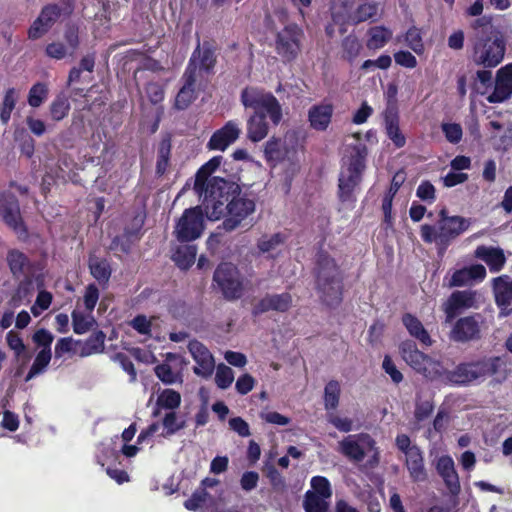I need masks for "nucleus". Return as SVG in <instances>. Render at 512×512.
<instances>
[{
	"mask_svg": "<svg viewBox=\"0 0 512 512\" xmlns=\"http://www.w3.org/2000/svg\"><path fill=\"white\" fill-rule=\"evenodd\" d=\"M202 206L209 220L223 218L218 229L233 232L251 224L256 211V197L242 191L234 181L214 180L210 185L209 199H203Z\"/></svg>",
	"mask_w": 512,
	"mask_h": 512,
	"instance_id": "obj_1",
	"label": "nucleus"
},
{
	"mask_svg": "<svg viewBox=\"0 0 512 512\" xmlns=\"http://www.w3.org/2000/svg\"><path fill=\"white\" fill-rule=\"evenodd\" d=\"M240 101L246 109L253 110L246 123L247 138L253 143L267 137L270 123L278 126L282 121V106L271 92L247 86L241 91Z\"/></svg>",
	"mask_w": 512,
	"mask_h": 512,
	"instance_id": "obj_2",
	"label": "nucleus"
},
{
	"mask_svg": "<svg viewBox=\"0 0 512 512\" xmlns=\"http://www.w3.org/2000/svg\"><path fill=\"white\" fill-rule=\"evenodd\" d=\"M314 277L321 302L330 308H337L343 301L344 275L335 258L324 249L316 253Z\"/></svg>",
	"mask_w": 512,
	"mask_h": 512,
	"instance_id": "obj_3",
	"label": "nucleus"
},
{
	"mask_svg": "<svg viewBox=\"0 0 512 512\" xmlns=\"http://www.w3.org/2000/svg\"><path fill=\"white\" fill-rule=\"evenodd\" d=\"M436 225L423 224L420 227L421 239L427 243H434L437 255L443 257L452 244L471 225V220L462 216H449L446 208L439 211Z\"/></svg>",
	"mask_w": 512,
	"mask_h": 512,
	"instance_id": "obj_4",
	"label": "nucleus"
},
{
	"mask_svg": "<svg viewBox=\"0 0 512 512\" xmlns=\"http://www.w3.org/2000/svg\"><path fill=\"white\" fill-rule=\"evenodd\" d=\"M368 148L363 143L350 145L346 161L338 178L337 196L341 203H355V190L359 187L366 169Z\"/></svg>",
	"mask_w": 512,
	"mask_h": 512,
	"instance_id": "obj_5",
	"label": "nucleus"
},
{
	"mask_svg": "<svg viewBox=\"0 0 512 512\" xmlns=\"http://www.w3.org/2000/svg\"><path fill=\"white\" fill-rule=\"evenodd\" d=\"M75 8V0H61V5L49 3L44 5L37 18L30 25L27 36L35 41L46 35L61 16L70 17Z\"/></svg>",
	"mask_w": 512,
	"mask_h": 512,
	"instance_id": "obj_6",
	"label": "nucleus"
},
{
	"mask_svg": "<svg viewBox=\"0 0 512 512\" xmlns=\"http://www.w3.org/2000/svg\"><path fill=\"white\" fill-rule=\"evenodd\" d=\"M399 353L406 364L415 372L430 380L441 378L442 363L420 351L413 340L402 341L399 345Z\"/></svg>",
	"mask_w": 512,
	"mask_h": 512,
	"instance_id": "obj_7",
	"label": "nucleus"
},
{
	"mask_svg": "<svg viewBox=\"0 0 512 512\" xmlns=\"http://www.w3.org/2000/svg\"><path fill=\"white\" fill-rule=\"evenodd\" d=\"M218 45L214 39H206L200 43L197 35V46L191 54L185 72L198 76L214 73L217 64Z\"/></svg>",
	"mask_w": 512,
	"mask_h": 512,
	"instance_id": "obj_8",
	"label": "nucleus"
},
{
	"mask_svg": "<svg viewBox=\"0 0 512 512\" xmlns=\"http://www.w3.org/2000/svg\"><path fill=\"white\" fill-rule=\"evenodd\" d=\"M304 31L295 23L285 25L275 36V51L284 63L295 61L302 51Z\"/></svg>",
	"mask_w": 512,
	"mask_h": 512,
	"instance_id": "obj_9",
	"label": "nucleus"
},
{
	"mask_svg": "<svg viewBox=\"0 0 512 512\" xmlns=\"http://www.w3.org/2000/svg\"><path fill=\"white\" fill-rule=\"evenodd\" d=\"M505 50L506 44L502 38H481L473 46V63L483 68H494L503 61Z\"/></svg>",
	"mask_w": 512,
	"mask_h": 512,
	"instance_id": "obj_10",
	"label": "nucleus"
},
{
	"mask_svg": "<svg viewBox=\"0 0 512 512\" xmlns=\"http://www.w3.org/2000/svg\"><path fill=\"white\" fill-rule=\"evenodd\" d=\"M205 229L202 206L187 208L175 225L174 234L181 243L192 242L201 237Z\"/></svg>",
	"mask_w": 512,
	"mask_h": 512,
	"instance_id": "obj_11",
	"label": "nucleus"
},
{
	"mask_svg": "<svg viewBox=\"0 0 512 512\" xmlns=\"http://www.w3.org/2000/svg\"><path fill=\"white\" fill-rule=\"evenodd\" d=\"M54 341V335L46 328L37 329L32 335V342L39 352L36 354L34 361L25 377L28 382L34 377L44 373L52 359L51 346Z\"/></svg>",
	"mask_w": 512,
	"mask_h": 512,
	"instance_id": "obj_12",
	"label": "nucleus"
},
{
	"mask_svg": "<svg viewBox=\"0 0 512 512\" xmlns=\"http://www.w3.org/2000/svg\"><path fill=\"white\" fill-rule=\"evenodd\" d=\"M0 215L4 223L11 228L21 240L28 238V228L24 223L17 197L9 191L0 192Z\"/></svg>",
	"mask_w": 512,
	"mask_h": 512,
	"instance_id": "obj_13",
	"label": "nucleus"
},
{
	"mask_svg": "<svg viewBox=\"0 0 512 512\" xmlns=\"http://www.w3.org/2000/svg\"><path fill=\"white\" fill-rule=\"evenodd\" d=\"M213 281L221 289L225 299L237 300L242 296L243 284L238 269L232 263H220L214 271Z\"/></svg>",
	"mask_w": 512,
	"mask_h": 512,
	"instance_id": "obj_14",
	"label": "nucleus"
},
{
	"mask_svg": "<svg viewBox=\"0 0 512 512\" xmlns=\"http://www.w3.org/2000/svg\"><path fill=\"white\" fill-rule=\"evenodd\" d=\"M376 441L368 433L350 434L339 442V452L353 462H362L375 448Z\"/></svg>",
	"mask_w": 512,
	"mask_h": 512,
	"instance_id": "obj_15",
	"label": "nucleus"
},
{
	"mask_svg": "<svg viewBox=\"0 0 512 512\" xmlns=\"http://www.w3.org/2000/svg\"><path fill=\"white\" fill-rule=\"evenodd\" d=\"M483 317L480 313L461 317L456 320L450 332V338L455 342L466 343L481 337Z\"/></svg>",
	"mask_w": 512,
	"mask_h": 512,
	"instance_id": "obj_16",
	"label": "nucleus"
},
{
	"mask_svg": "<svg viewBox=\"0 0 512 512\" xmlns=\"http://www.w3.org/2000/svg\"><path fill=\"white\" fill-rule=\"evenodd\" d=\"M470 365L474 381L494 376L500 382L506 378L507 364L501 357H483L470 361Z\"/></svg>",
	"mask_w": 512,
	"mask_h": 512,
	"instance_id": "obj_17",
	"label": "nucleus"
},
{
	"mask_svg": "<svg viewBox=\"0 0 512 512\" xmlns=\"http://www.w3.org/2000/svg\"><path fill=\"white\" fill-rule=\"evenodd\" d=\"M188 351L196 363L193 372L205 379L211 377L215 369V360L209 349L194 339L188 343Z\"/></svg>",
	"mask_w": 512,
	"mask_h": 512,
	"instance_id": "obj_18",
	"label": "nucleus"
},
{
	"mask_svg": "<svg viewBox=\"0 0 512 512\" xmlns=\"http://www.w3.org/2000/svg\"><path fill=\"white\" fill-rule=\"evenodd\" d=\"M222 160V156H214L196 172L193 189L199 196H203V199H209L210 185L214 180H225L221 177H210L219 168Z\"/></svg>",
	"mask_w": 512,
	"mask_h": 512,
	"instance_id": "obj_19",
	"label": "nucleus"
},
{
	"mask_svg": "<svg viewBox=\"0 0 512 512\" xmlns=\"http://www.w3.org/2000/svg\"><path fill=\"white\" fill-rule=\"evenodd\" d=\"M6 262L15 279L25 278L28 275L34 277L38 266L37 262L32 261L24 252L16 248L7 251Z\"/></svg>",
	"mask_w": 512,
	"mask_h": 512,
	"instance_id": "obj_20",
	"label": "nucleus"
},
{
	"mask_svg": "<svg viewBox=\"0 0 512 512\" xmlns=\"http://www.w3.org/2000/svg\"><path fill=\"white\" fill-rule=\"evenodd\" d=\"M292 306V296L288 292L266 294L252 308V315L257 317L269 311L287 312Z\"/></svg>",
	"mask_w": 512,
	"mask_h": 512,
	"instance_id": "obj_21",
	"label": "nucleus"
},
{
	"mask_svg": "<svg viewBox=\"0 0 512 512\" xmlns=\"http://www.w3.org/2000/svg\"><path fill=\"white\" fill-rule=\"evenodd\" d=\"M240 133L241 130L238 124L230 120L211 135L207 148L209 150L224 151L239 138Z\"/></svg>",
	"mask_w": 512,
	"mask_h": 512,
	"instance_id": "obj_22",
	"label": "nucleus"
},
{
	"mask_svg": "<svg viewBox=\"0 0 512 512\" xmlns=\"http://www.w3.org/2000/svg\"><path fill=\"white\" fill-rule=\"evenodd\" d=\"M512 96V63L501 67L496 74L493 92L487 97L490 103H501Z\"/></svg>",
	"mask_w": 512,
	"mask_h": 512,
	"instance_id": "obj_23",
	"label": "nucleus"
},
{
	"mask_svg": "<svg viewBox=\"0 0 512 512\" xmlns=\"http://www.w3.org/2000/svg\"><path fill=\"white\" fill-rule=\"evenodd\" d=\"M493 290L500 315L508 316L512 314V281L509 280L508 276L502 275L494 278Z\"/></svg>",
	"mask_w": 512,
	"mask_h": 512,
	"instance_id": "obj_24",
	"label": "nucleus"
},
{
	"mask_svg": "<svg viewBox=\"0 0 512 512\" xmlns=\"http://www.w3.org/2000/svg\"><path fill=\"white\" fill-rule=\"evenodd\" d=\"M436 470L443 479L449 493L457 496L461 491V485L452 457L449 455L441 456L437 461Z\"/></svg>",
	"mask_w": 512,
	"mask_h": 512,
	"instance_id": "obj_25",
	"label": "nucleus"
},
{
	"mask_svg": "<svg viewBox=\"0 0 512 512\" xmlns=\"http://www.w3.org/2000/svg\"><path fill=\"white\" fill-rule=\"evenodd\" d=\"M474 295L469 291H454L444 304L445 322L451 323L463 309L472 307Z\"/></svg>",
	"mask_w": 512,
	"mask_h": 512,
	"instance_id": "obj_26",
	"label": "nucleus"
},
{
	"mask_svg": "<svg viewBox=\"0 0 512 512\" xmlns=\"http://www.w3.org/2000/svg\"><path fill=\"white\" fill-rule=\"evenodd\" d=\"M486 274V268L482 264H472L455 270L449 285L451 287H463L473 282H481L485 279Z\"/></svg>",
	"mask_w": 512,
	"mask_h": 512,
	"instance_id": "obj_27",
	"label": "nucleus"
},
{
	"mask_svg": "<svg viewBox=\"0 0 512 512\" xmlns=\"http://www.w3.org/2000/svg\"><path fill=\"white\" fill-rule=\"evenodd\" d=\"M474 256L484 261L491 273L500 272L506 263V256L500 247L479 245L474 251Z\"/></svg>",
	"mask_w": 512,
	"mask_h": 512,
	"instance_id": "obj_28",
	"label": "nucleus"
},
{
	"mask_svg": "<svg viewBox=\"0 0 512 512\" xmlns=\"http://www.w3.org/2000/svg\"><path fill=\"white\" fill-rule=\"evenodd\" d=\"M334 112L332 103L315 104L308 110V121L316 131H325L329 127Z\"/></svg>",
	"mask_w": 512,
	"mask_h": 512,
	"instance_id": "obj_29",
	"label": "nucleus"
},
{
	"mask_svg": "<svg viewBox=\"0 0 512 512\" xmlns=\"http://www.w3.org/2000/svg\"><path fill=\"white\" fill-rule=\"evenodd\" d=\"M470 362L459 363L453 370L445 369L442 366L441 378L439 380L455 386H467L474 381Z\"/></svg>",
	"mask_w": 512,
	"mask_h": 512,
	"instance_id": "obj_30",
	"label": "nucleus"
},
{
	"mask_svg": "<svg viewBox=\"0 0 512 512\" xmlns=\"http://www.w3.org/2000/svg\"><path fill=\"white\" fill-rule=\"evenodd\" d=\"M490 68H484L483 70H478L474 74L472 69L468 67L467 71L464 73H460L457 76V92L460 97H465L467 93V81L468 79H473V83H471V88L473 90L476 89V81L478 80L483 86H490L492 83V72L489 70Z\"/></svg>",
	"mask_w": 512,
	"mask_h": 512,
	"instance_id": "obj_31",
	"label": "nucleus"
},
{
	"mask_svg": "<svg viewBox=\"0 0 512 512\" xmlns=\"http://www.w3.org/2000/svg\"><path fill=\"white\" fill-rule=\"evenodd\" d=\"M355 0H334L331 6V16L334 24L339 25V33L345 34L353 15Z\"/></svg>",
	"mask_w": 512,
	"mask_h": 512,
	"instance_id": "obj_32",
	"label": "nucleus"
},
{
	"mask_svg": "<svg viewBox=\"0 0 512 512\" xmlns=\"http://www.w3.org/2000/svg\"><path fill=\"white\" fill-rule=\"evenodd\" d=\"M401 321L411 337L418 340L425 347L433 345L434 341L429 332L415 315L408 312L404 313Z\"/></svg>",
	"mask_w": 512,
	"mask_h": 512,
	"instance_id": "obj_33",
	"label": "nucleus"
},
{
	"mask_svg": "<svg viewBox=\"0 0 512 512\" xmlns=\"http://www.w3.org/2000/svg\"><path fill=\"white\" fill-rule=\"evenodd\" d=\"M183 86L178 91L175 97L174 107L177 110H185L190 104L196 99V90L195 85L197 78L184 71L183 76Z\"/></svg>",
	"mask_w": 512,
	"mask_h": 512,
	"instance_id": "obj_34",
	"label": "nucleus"
},
{
	"mask_svg": "<svg viewBox=\"0 0 512 512\" xmlns=\"http://www.w3.org/2000/svg\"><path fill=\"white\" fill-rule=\"evenodd\" d=\"M405 466L414 482H423L427 479L423 453L417 445H413L412 451L406 455Z\"/></svg>",
	"mask_w": 512,
	"mask_h": 512,
	"instance_id": "obj_35",
	"label": "nucleus"
},
{
	"mask_svg": "<svg viewBox=\"0 0 512 512\" xmlns=\"http://www.w3.org/2000/svg\"><path fill=\"white\" fill-rule=\"evenodd\" d=\"M88 268L92 277L103 288H107L112 274L110 262L106 258H99L90 255L88 258Z\"/></svg>",
	"mask_w": 512,
	"mask_h": 512,
	"instance_id": "obj_36",
	"label": "nucleus"
},
{
	"mask_svg": "<svg viewBox=\"0 0 512 512\" xmlns=\"http://www.w3.org/2000/svg\"><path fill=\"white\" fill-rule=\"evenodd\" d=\"M366 47L369 50H380L392 39L393 32L390 28L378 25L372 26L367 30Z\"/></svg>",
	"mask_w": 512,
	"mask_h": 512,
	"instance_id": "obj_37",
	"label": "nucleus"
},
{
	"mask_svg": "<svg viewBox=\"0 0 512 512\" xmlns=\"http://www.w3.org/2000/svg\"><path fill=\"white\" fill-rule=\"evenodd\" d=\"M385 131L387 137L393 142L395 147L402 148L406 144V137L401 132L399 123V113H383Z\"/></svg>",
	"mask_w": 512,
	"mask_h": 512,
	"instance_id": "obj_38",
	"label": "nucleus"
},
{
	"mask_svg": "<svg viewBox=\"0 0 512 512\" xmlns=\"http://www.w3.org/2000/svg\"><path fill=\"white\" fill-rule=\"evenodd\" d=\"M197 246L195 244H184L176 248L172 260L181 270H188L196 260Z\"/></svg>",
	"mask_w": 512,
	"mask_h": 512,
	"instance_id": "obj_39",
	"label": "nucleus"
},
{
	"mask_svg": "<svg viewBox=\"0 0 512 512\" xmlns=\"http://www.w3.org/2000/svg\"><path fill=\"white\" fill-rule=\"evenodd\" d=\"M181 404V395L173 389H164L157 397L156 407L152 412L153 417L160 415V409L174 411Z\"/></svg>",
	"mask_w": 512,
	"mask_h": 512,
	"instance_id": "obj_40",
	"label": "nucleus"
},
{
	"mask_svg": "<svg viewBox=\"0 0 512 512\" xmlns=\"http://www.w3.org/2000/svg\"><path fill=\"white\" fill-rule=\"evenodd\" d=\"M363 50L362 43L354 34H349L341 41V58L353 64Z\"/></svg>",
	"mask_w": 512,
	"mask_h": 512,
	"instance_id": "obj_41",
	"label": "nucleus"
},
{
	"mask_svg": "<svg viewBox=\"0 0 512 512\" xmlns=\"http://www.w3.org/2000/svg\"><path fill=\"white\" fill-rule=\"evenodd\" d=\"M106 335L103 331H94L82 344L79 355L87 357L93 354L102 353L104 350Z\"/></svg>",
	"mask_w": 512,
	"mask_h": 512,
	"instance_id": "obj_42",
	"label": "nucleus"
},
{
	"mask_svg": "<svg viewBox=\"0 0 512 512\" xmlns=\"http://www.w3.org/2000/svg\"><path fill=\"white\" fill-rule=\"evenodd\" d=\"M171 149L172 144L170 137L163 138L159 143L157 151L156 175L159 177L167 172L170 165Z\"/></svg>",
	"mask_w": 512,
	"mask_h": 512,
	"instance_id": "obj_43",
	"label": "nucleus"
},
{
	"mask_svg": "<svg viewBox=\"0 0 512 512\" xmlns=\"http://www.w3.org/2000/svg\"><path fill=\"white\" fill-rule=\"evenodd\" d=\"M71 109L68 96L61 92L56 95L49 106V113L52 120L59 122L68 116Z\"/></svg>",
	"mask_w": 512,
	"mask_h": 512,
	"instance_id": "obj_44",
	"label": "nucleus"
},
{
	"mask_svg": "<svg viewBox=\"0 0 512 512\" xmlns=\"http://www.w3.org/2000/svg\"><path fill=\"white\" fill-rule=\"evenodd\" d=\"M264 157L268 163H280L285 160L286 150L280 138H270L264 147Z\"/></svg>",
	"mask_w": 512,
	"mask_h": 512,
	"instance_id": "obj_45",
	"label": "nucleus"
},
{
	"mask_svg": "<svg viewBox=\"0 0 512 512\" xmlns=\"http://www.w3.org/2000/svg\"><path fill=\"white\" fill-rule=\"evenodd\" d=\"M341 394L340 383L337 380H330L324 388V407L327 411L335 410L339 405Z\"/></svg>",
	"mask_w": 512,
	"mask_h": 512,
	"instance_id": "obj_46",
	"label": "nucleus"
},
{
	"mask_svg": "<svg viewBox=\"0 0 512 512\" xmlns=\"http://www.w3.org/2000/svg\"><path fill=\"white\" fill-rule=\"evenodd\" d=\"M185 420L178 416L175 411H170L165 414L162 419L163 432L161 433L162 437H169L174 435L179 430L185 427Z\"/></svg>",
	"mask_w": 512,
	"mask_h": 512,
	"instance_id": "obj_47",
	"label": "nucleus"
},
{
	"mask_svg": "<svg viewBox=\"0 0 512 512\" xmlns=\"http://www.w3.org/2000/svg\"><path fill=\"white\" fill-rule=\"evenodd\" d=\"M327 498L320 497L308 490L304 495L303 507L305 512H329Z\"/></svg>",
	"mask_w": 512,
	"mask_h": 512,
	"instance_id": "obj_48",
	"label": "nucleus"
},
{
	"mask_svg": "<svg viewBox=\"0 0 512 512\" xmlns=\"http://www.w3.org/2000/svg\"><path fill=\"white\" fill-rule=\"evenodd\" d=\"M48 94V85L44 82H37L29 90L28 104L33 108H38L46 101Z\"/></svg>",
	"mask_w": 512,
	"mask_h": 512,
	"instance_id": "obj_49",
	"label": "nucleus"
},
{
	"mask_svg": "<svg viewBox=\"0 0 512 512\" xmlns=\"http://www.w3.org/2000/svg\"><path fill=\"white\" fill-rule=\"evenodd\" d=\"M72 326L74 333L78 335L85 334L88 332L93 325L96 323L94 317L86 316L84 313L73 310L71 313Z\"/></svg>",
	"mask_w": 512,
	"mask_h": 512,
	"instance_id": "obj_50",
	"label": "nucleus"
},
{
	"mask_svg": "<svg viewBox=\"0 0 512 512\" xmlns=\"http://www.w3.org/2000/svg\"><path fill=\"white\" fill-rule=\"evenodd\" d=\"M263 473L269 480L272 489L276 492H282L286 489L285 477L271 463H265Z\"/></svg>",
	"mask_w": 512,
	"mask_h": 512,
	"instance_id": "obj_51",
	"label": "nucleus"
},
{
	"mask_svg": "<svg viewBox=\"0 0 512 512\" xmlns=\"http://www.w3.org/2000/svg\"><path fill=\"white\" fill-rule=\"evenodd\" d=\"M378 12V5L376 3H364L359 5L351 17L350 22L359 24L374 18Z\"/></svg>",
	"mask_w": 512,
	"mask_h": 512,
	"instance_id": "obj_52",
	"label": "nucleus"
},
{
	"mask_svg": "<svg viewBox=\"0 0 512 512\" xmlns=\"http://www.w3.org/2000/svg\"><path fill=\"white\" fill-rule=\"evenodd\" d=\"M16 105V91L14 88L6 90L3 102L0 108V119L3 124H7L11 118V113Z\"/></svg>",
	"mask_w": 512,
	"mask_h": 512,
	"instance_id": "obj_53",
	"label": "nucleus"
},
{
	"mask_svg": "<svg viewBox=\"0 0 512 512\" xmlns=\"http://www.w3.org/2000/svg\"><path fill=\"white\" fill-rule=\"evenodd\" d=\"M234 381V372L232 368L221 363L217 366L215 374V383L220 389H227Z\"/></svg>",
	"mask_w": 512,
	"mask_h": 512,
	"instance_id": "obj_54",
	"label": "nucleus"
},
{
	"mask_svg": "<svg viewBox=\"0 0 512 512\" xmlns=\"http://www.w3.org/2000/svg\"><path fill=\"white\" fill-rule=\"evenodd\" d=\"M285 236L278 232L271 236L263 235L257 242V248L262 253H267L274 250L279 245L283 244Z\"/></svg>",
	"mask_w": 512,
	"mask_h": 512,
	"instance_id": "obj_55",
	"label": "nucleus"
},
{
	"mask_svg": "<svg viewBox=\"0 0 512 512\" xmlns=\"http://www.w3.org/2000/svg\"><path fill=\"white\" fill-rule=\"evenodd\" d=\"M405 42L410 49L417 54L424 52V43L420 29L415 26L410 27L405 34Z\"/></svg>",
	"mask_w": 512,
	"mask_h": 512,
	"instance_id": "obj_56",
	"label": "nucleus"
},
{
	"mask_svg": "<svg viewBox=\"0 0 512 512\" xmlns=\"http://www.w3.org/2000/svg\"><path fill=\"white\" fill-rule=\"evenodd\" d=\"M312 493L320 497L330 499L332 497V487L330 481L324 476H314L310 481Z\"/></svg>",
	"mask_w": 512,
	"mask_h": 512,
	"instance_id": "obj_57",
	"label": "nucleus"
},
{
	"mask_svg": "<svg viewBox=\"0 0 512 512\" xmlns=\"http://www.w3.org/2000/svg\"><path fill=\"white\" fill-rule=\"evenodd\" d=\"M209 494L205 489H196L190 498L185 500L184 507L189 511H197L202 508L208 498Z\"/></svg>",
	"mask_w": 512,
	"mask_h": 512,
	"instance_id": "obj_58",
	"label": "nucleus"
},
{
	"mask_svg": "<svg viewBox=\"0 0 512 512\" xmlns=\"http://www.w3.org/2000/svg\"><path fill=\"white\" fill-rule=\"evenodd\" d=\"M64 39L67 47L71 50L70 54L74 53L80 45L79 26L75 23H68L64 30Z\"/></svg>",
	"mask_w": 512,
	"mask_h": 512,
	"instance_id": "obj_59",
	"label": "nucleus"
},
{
	"mask_svg": "<svg viewBox=\"0 0 512 512\" xmlns=\"http://www.w3.org/2000/svg\"><path fill=\"white\" fill-rule=\"evenodd\" d=\"M416 196L420 200L432 204L436 200V188L429 180H423L416 189Z\"/></svg>",
	"mask_w": 512,
	"mask_h": 512,
	"instance_id": "obj_60",
	"label": "nucleus"
},
{
	"mask_svg": "<svg viewBox=\"0 0 512 512\" xmlns=\"http://www.w3.org/2000/svg\"><path fill=\"white\" fill-rule=\"evenodd\" d=\"M441 128L448 142L452 144H458L461 141L463 130L460 124L443 123Z\"/></svg>",
	"mask_w": 512,
	"mask_h": 512,
	"instance_id": "obj_61",
	"label": "nucleus"
},
{
	"mask_svg": "<svg viewBox=\"0 0 512 512\" xmlns=\"http://www.w3.org/2000/svg\"><path fill=\"white\" fill-rule=\"evenodd\" d=\"M155 375L167 385L174 384L177 381L178 375L175 373L171 366L167 363L158 364L154 368Z\"/></svg>",
	"mask_w": 512,
	"mask_h": 512,
	"instance_id": "obj_62",
	"label": "nucleus"
},
{
	"mask_svg": "<svg viewBox=\"0 0 512 512\" xmlns=\"http://www.w3.org/2000/svg\"><path fill=\"white\" fill-rule=\"evenodd\" d=\"M14 292L23 300L29 301V298L34 292V277H32V275H28L27 277L22 278Z\"/></svg>",
	"mask_w": 512,
	"mask_h": 512,
	"instance_id": "obj_63",
	"label": "nucleus"
},
{
	"mask_svg": "<svg viewBox=\"0 0 512 512\" xmlns=\"http://www.w3.org/2000/svg\"><path fill=\"white\" fill-rule=\"evenodd\" d=\"M79 341H75L72 337L59 338L54 347V358L60 359L65 354L73 351L74 345Z\"/></svg>",
	"mask_w": 512,
	"mask_h": 512,
	"instance_id": "obj_64",
	"label": "nucleus"
}]
</instances>
